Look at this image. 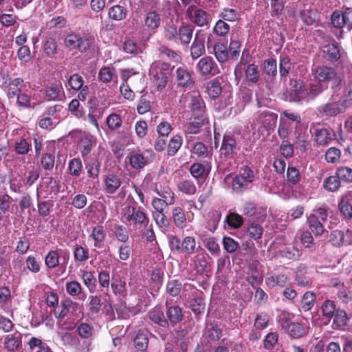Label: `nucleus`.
<instances>
[{"label": "nucleus", "instance_id": "obj_57", "mask_svg": "<svg viewBox=\"0 0 352 352\" xmlns=\"http://www.w3.org/2000/svg\"><path fill=\"white\" fill-rule=\"evenodd\" d=\"M245 80L256 83L259 79V71L254 64H249L245 70Z\"/></svg>", "mask_w": 352, "mask_h": 352}, {"label": "nucleus", "instance_id": "obj_2", "mask_svg": "<svg viewBox=\"0 0 352 352\" xmlns=\"http://www.w3.org/2000/svg\"><path fill=\"white\" fill-rule=\"evenodd\" d=\"M316 80L328 85L331 82V89L332 91L342 90L344 85V75L343 73L338 71L336 67L325 65L318 66L314 73Z\"/></svg>", "mask_w": 352, "mask_h": 352}, {"label": "nucleus", "instance_id": "obj_59", "mask_svg": "<svg viewBox=\"0 0 352 352\" xmlns=\"http://www.w3.org/2000/svg\"><path fill=\"white\" fill-rule=\"evenodd\" d=\"M91 340H80L77 338V341L74 344L72 350L73 352H91Z\"/></svg>", "mask_w": 352, "mask_h": 352}, {"label": "nucleus", "instance_id": "obj_7", "mask_svg": "<svg viewBox=\"0 0 352 352\" xmlns=\"http://www.w3.org/2000/svg\"><path fill=\"white\" fill-rule=\"evenodd\" d=\"M287 181L293 188L296 197L305 193V179L301 176L299 170L293 166H289L287 170Z\"/></svg>", "mask_w": 352, "mask_h": 352}, {"label": "nucleus", "instance_id": "obj_55", "mask_svg": "<svg viewBox=\"0 0 352 352\" xmlns=\"http://www.w3.org/2000/svg\"><path fill=\"white\" fill-rule=\"evenodd\" d=\"M340 182H352V168L347 166H340L335 173Z\"/></svg>", "mask_w": 352, "mask_h": 352}, {"label": "nucleus", "instance_id": "obj_56", "mask_svg": "<svg viewBox=\"0 0 352 352\" xmlns=\"http://www.w3.org/2000/svg\"><path fill=\"white\" fill-rule=\"evenodd\" d=\"M177 186L179 191L188 195H192L196 192L195 185L193 182L189 179L179 182Z\"/></svg>", "mask_w": 352, "mask_h": 352}, {"label": "nucleus", "instance_id": "obj_45", "mask_svg": "<svg viewBox=\"0 0 352 352\" xmlns=\"http://www.w3.org/2000/svg\"><path fill=\"white\" fill-rule=\"evenodd\" d=\"M98 78L100 81L108 83L116 78V69L113 67H103L100 69Z\"/></svg>", "mask_w": 352, "mask_h": 352}, {"label": "nucleus", "instance_id": "obj_4", "mask_svg": "<svg viewBox=\"0 0 352 352\" xmlns=\"http://www.w3.org/2000/svg\"><path fill=\"white\" fill-rule=\"evenodd\" d=\"M255 179L254 171L248 166H243L232 179V190L236 193H243L252 188Z\"/></svg>", "mask_w": 352, "mask_h": 352}, {"label": "nucleus", "instance_id": "obj_31", "mask_svg": "<svg viewBox=\"0 0 352 352\" xmlns=\"http://www.w3.org/2000/svg\"><path fill=\"white\" fill-rule=\"evenodd\" d=\"M192 265H193L194 270L197 273H202L206 270L208 262L204 251L201 250L200 252H197V254L191 258Z\"/></svg>", "mask_w": 352, "mask_h": 352}, {"label": "nucleus", "instance_id": "obj_38", "mask_svg": "<svg viewBox=\"0 0 352 352\" xmlns=\"http://www.w3.org/2000/svg\"><path fill=\"white\" fill-rule=\"evenodd\" d=\"M190 173L191 175L196 179H204L208 174L206 166L201 163H194L190 167Z\"/></svg>", "mask_w": 352, "mask_h": 352}, {"label": "nucleus", "instance_id": "obj_48", "mask_svg": "<svg viewBox=\"0 0 352 352\" xmlns=\"http://www.w3.org/2000/svg\"><path fill=\"white\" fill-rule=\"evenodd\" d=\"M280 255L288 259L296 260L301 255V251L294 245H289L284 247L280 251Z\"/></svg>", "mask_w": 352, "mask_h": 352}, {"label": "nucleus", "instance_id": "obj_42", "mask_svg": "<svg viewBox=\"0 0 352 352\" xmlns=\"http://www.w3.org/2000/svg\"><path fill=\"white\" fill-rule=\"evenodd\" d=\"M68 173L72 176L78 177H79L83 170L82 161L80 158L75 157L69 160L68 163Z\"/></svg>", "mask_w": 352, "mask_h": 352}, {"label": "nucleus", "instance_id": "obj_14", "mask_svg": "<svg viewBox=\"0 0 352 352\" xmlns=\"http://www.w3.org/2000/svg\"><path fill=\"white\" fill-rule=\"evenodd\" d=\"M166 316L168 324H170L172 326H175L183 320L184 316L182 307L177 305H170L168 300L166 302Z\"/></svg>", "mask_w": 352, "mask_h": 352}, {"label": "nucleus", "instance_id": "obj_20", "mask_svg": "<svg viewBox=\"0 0 352 352\" xmlns=\"http://www.w3.org/2000/svg\"><path fill=\"white\" fill-rule=\"evenodd\" d=\"M294 144L297 148L305 151L309 144V134L307 131L298 126H295Z\"/></svg>", "mask_w": 352, "mask_h": 352}, {"label": "nucleus", "instance_id": "obj_46", "mask_svg": "<svg viewBox=\"0 0 352 352\" xmlns=\"http://www.w3.org/2000/svg\"><path fill=\"white\" fill-rule=\"evenodd\" d=\"M183 140L179 135H174L167 145V153L170 156L175 155L181 148Z\"/></svg>", "mask_w": 352, "mask_h": 352}, {"label": "nucleus", "instance_id": "obj_23", "mask_svg": "<svg viewBox=\"0 0 352 352\" xmlns=\"http://www.w3.org/2000/svg\"><path fill=\"white\" fill-rule=\"evenodd\" d=\"M193 120L189 122L185 127V131L189 134H197L200 132L202 126L208 123L206 116H192Z\"/></svg>", "mask_w": 352, "mask_h": 352}, {"label": "nucleus", "instance_id": "obj_49", "mask_svg": "<svg viewBox=\"0 0 352 352\" xmlns=\"http://www.w3.org/2000/svg\"><path fill=\"white\" fill-rule=\"evenodd\" d=\"M129 163L133 168L140 169L148 164V159L142 154L133 153L129 157Z\"/></svg>", "mask_w": 352, "mask_h": 352}, {"label": "nucleus", "instance_id": "obj_17", "mask_svg": "<svg viewBox=\"0 0 352 352\" xmlns=\"http://www.w3.org/2000/svg\"><path fill=\"white\" fill-rule=\"evenodd\" d=\"M22 345V335L18 331L4 337L3 346L8 352H15Z\"/></svg>", "mask_w": 352, "mask_h": 352}, {"label": "nucleus", "instance_id": "obj_26", "mask_svg": "<svg viewBox=\"0 0 352 352\" xmlns=\"http://www.w3.org/2000/svg\"><path fill=\"white\" fill-rule=\"evenodd\" d=\"M111 287L115 295L124 296L126 293L125 278L121 277L120 275H113Z\"/></svg>", "mask_w": 352, "mask_h": 352}, {"label": "nucleus", "instance_id": "obj_41", "mask_svg": "<svg viewBox=\"0 0 352 352\" xmlns=\"http://www.w3.org/2000/svg\"><path fill=\"white\" fill-rule=\"evenodd\" d=\"M292 129V123L283 117H280V122L278 127V135L282 141L288 140Z\"/></svg>", "mask_w": 352, "mask_h": 352}, {"label": "nucleus", "instance_id": "obj_63", "mask_svg": "<svg viewBox=\"0 0 352 352\" xmlns=\"http://www.w3.org/2000/svg\"><path fill=\"white\" fill-rule=\"evenodd\" d=\"M182 288V284L178 280H169L166 284V292L171 296H177Z\"/></svg>", "mask_w": 352, "mask_h": 352}, {"label": "nucleus", "instance_id": "obj_44", "mask_svg": "<svg viewBox=\"0 0 352 352\" xmlns=\"http://www.w3.org/2000/svg\"><path fill=\"white\" fill-rule=\"evenodd\" d=\"M31 138H21L16 140L14 144L15 151L20 155L27 154L31 150Z\"/></svg>", "mask_w": 352, "mask_h": 352}, {"label": "nucleus", "instance_id": "obj_33", "mask_svg": "<svg viewBox=\"0 0 352 352\" xmlns=\"http://www.w3.org/2000/svg\"><path fill=\"white\" fill-rule=\"evenodd\" d=\"M328 88V85L320 81L310 83L307 90V102L314 100L316 96Z\"/></svg>", "mask_w": 352, "mask_h": 352}, {"label": "nucleus", "instance_id": "obj_47", "mask_svg": "<svg viewBox=\"0 0 352 352\" xmlns=\"http://www.w3.org/2000/svg\"><path fill=\"white\" fill-rule=\"evenodd\" d=\"M316 299V294L312 292H306L301 300V309L304 311L311 310L314 306Z\"/></svg>", "mask_w": 352, "mask_h": 352}, {"label": "nucleus", "instance_id": "obj_39", "mask_svg": "<svg viewBox=\"0 0 352 352\" xmlns=\"http://www.w3.org/2000/svg\"><path fill=\"white\" fill-rule=\"evenodd\" d=\"M193 27L188 24L182 25L177 30V37L180 39L181 43L188 44L192 39Z\"/></svg>", "mask_w": 352, "mask_h": 352}, {"label": "nucleus", "instance_id": "obj_43", "mask_svg": "<svg viewBox=\"0 0 352 352\" xmlns=\"http://www.w3.org/2000/svg\"><path fill=\"white\" fill-rule=\"evenodd\" d=\"M172 214L175 225L179 228H184L186 225V217L183 209L175 207L173 209Z\"/></svg>", "mask_w": 352, "mask_h": 352}, {"label": "nucleus", "instance_id": "obj_51", "mask_svg": "<svg viewBox=\"0 0 352 352\" xmlns=\"http://www.w3.org/2000/svg\"><path fill=\"white\" fill-rule=\"evenodd\" d=\"M293 338H298L305 334V328L298 322H292L285 330Z\"/></svg>", "mask_w": 352, "mask_h": 352}, {"label": "nucleus", "instance_id": "obj_54", "mask_svg": "<svg viewBox=\"0 0 352 352\" xmlns=\"http://www.w3.org/2000/svg\"><path fill=\"white\" fill-rule=\"evenodd\" d=\"M74 258L76 262L85 263L89 258L88 250L81 245H76L74 250Z\"/></svg>", "mask_w": 352, "mask_h": 352}, {"label": "nucleus", "instance_id": "obj_18", "mask_svg": "<svg viewBox=\"0 0 352 352\" xmlns=\"http://www.w3.org/2000/svg\"><path fill=\"white\" fill-rule=\"evenodd\" d=\"M104 192L107 194H113L119 189L122 184L121 177L113 173H108L104 178Z\"/></svg>", "mask_w": 352, "mask_h": 352}, {"label": "nucleus", "instance_id": "obj_11", "mask_svg": "<svg viewBox=\"0 0 352 352\" xmlns=\"http://www.w3.org/2000/svg\"><path fill=\"white\" fill-rule=\"evenodd\" d=\"M197 69L202 76H213L220 72L218 65L210 56L201 58L197 64Z\"/></svg>", "mask_w": 352, "mask_h": 352}, {"label": "nucleus", "instance_id": "obj_24", "mask_svg": "<svg viewBox=\"0 0 352 352\" xmlns=\"http://www.w3.org/2000/svg\"><path fill=\"white\" fill-rule=\"evenodd\" d=\"M63 94L61 84H52L45 89V97L48 101L60 100Z\"/></svg>", "mask_w": 352, "mask_h": 352}, {"label": "nucleus", "instance_id": "obj_10", "mask_svg": "<svg viewBox=\"0 0 352 352\" xmlns=\"http://www.w3.org/2000/svg\"><path fill=\"white\" fill-rule=\"evenodd\" d=\"M189 100L188 107L190 109L192 116H206L205 102L198 91H192L186 95Z\"/></svg>", "mask_w": 352, "mask_h": 352}, {"label": "nucleus", "instance_id": "obj_27", "mask_svg": "<svg viewBox=\"0 0 352 352\" xmlns=\"http://www.w3.org/2000/svg\"><path fill=\"white\" fill-rule=\"evenodd\" d=\"M84 161L87 176L93 179L98 178L100 172V162L96 157H91L87 161L84 159Z\"/></svg>", "mask_w": 352, "mask_h": 352}, {"label": "nucleus", "instance_id": "obj_60", "mask_svg": "<svg viewBox=\"0 0 352 352\" xmlns=\"http://www.w3.org/2000/svg\"><path fill=\"white\" fill-rule=\"evenodd\" d=\"M79 336L85 340H91V336L94 333V327L87 323L82 322L80 324L77 328Z\"/></svg>", "mask_w": 352, "mask_h": 352}, {"label": "nucleus", "instance_id": "obj_5", "mask_svg": "<svg viewBox=\"0 0 352 352\" xmlns=\"http://www.w3.org/2000/svg\"><path fill=\"white\" fill-rule=\"evenodd\" d=\"M328 215V208L320 206L313 210L312 213L307 217V225L314 235L321 236L327 232L323 223L327 221Z\"/></svg>", "mask_w": 352, "mask_h": 352}, {"label": "nucleus", "instance_id": "obj_28", "mask_svg": "<svg viewBox=\"0 0 352 352\" xmlns=\"http://www.w3.org/2000/svg\"><path fill=\"white\" fill-rule=\"evenodd\" d=\"M288 281V276L284 274H272L265 279L266 285L273 288L276 286L283 287Z\"/></svg>", "mask_w": 352, "mask_h": 352}, {"label": "nucleus", "instance_id": "obj_35", "mask_svg": "<svg viewBox=\"0 0 352 352\" xmlns=\"http://www.w3.org/2000/svg\"><path fill=\"white\" fill-rule=\"evenodd\" d=\"M324 58L330 61H336L340 58V50L335 43L327 44L324 47Z\"/></svg>", "mask_w": 352, "mask_h": 352}, {"label": "nucleus", "instance_id": "obj_37", "mask_svg": "<svg viewBox=\"0 0 352 352\" xmlns=\"http://www.w3.org/2000/svg\"><path fill=\"white\" fill-rule=\"evenodd\" d=\"M214 53L217 60L219 63H225L228 57L229 52L226 45L222 43H217L213 47Z\"/></svg>", "mask_w": 352, "mask_h": 352}, {"label": "nucleus", "instance_id": "obj_29", "mask_svg": "<svg viewBox=\"0 0 352 352\" xmlns=\"http://www.w3.org/2000/svg\"><path fill=\"white\" fill-rule=\"evenodd\" d=\"M153 190L162 197L165 204L172 205L175 203V194L169 187H162L161 186L158 187L157 185H155Z\"/></svg>", "mask_w": 352, "mask_h": 352}, {"label": "nucleus", "instance_id": "obj_34", "mask_svg": "<svg viewBox=\"0 0 352 352\" xmlns=\"http://www.w3.org/2000/svg\"><path fill=\"white\" fill-rule=\"evenodd\" d=\"M263 233L262 226L254 221H250L247 228V234L252 240L259 239Z\"/></svg>", "mask_w": 352, "mask_h": 352}, {"label": "nucleus", "instance_id": "obj_25", "mask_svg": "<svg viewBox=\"0 0 352 352\" xmlns=\"http://www.w3.org/2000/svg\"><path fill=\"white\" fill-rule=\"evenodd\" d=\"M148 317L155 324H157L163 328L168 327V321L166 320V318L164 316V312L160 307H156L149 311L148 313Z\"/></svg>", "mask_w": 352, "mask_h": 352}, {"label": "nucleus", "instance_id": "obj_53", "mask_svg": "<svg viewBox=\"0 0 352 352\" xmlns=\"http://www.w3.org/2000/svg\"><path fill=\"white\" fill-rule=\"evenodd\" d=\"M187 14L192 22H206V13L202 10L190 7L187 10Z\"/></svg>", "mask_w": 352, "mask_h": 352}, {"label": "nucleus", "instance_id": "obj_30", "mask_svg": "<svg viewBox=\"0 0 352 352\" xmlns=\"http://www.w3.org/2000/svg\"><path fill=\"white\" fill-rule=\"evenodd\" d=\"M332 328L334 329H340L346 326L349 318L346 312L341 309H338L333 316Z\"/></svg>", "mask_w": 352, "mask_h": 352}, {"label": "nucleus", "instance_id": "obj_61", "mask_svg": "<svg viewBox=\"0 0 352 352\" xmlns=\"http://www.w3.org/2000/svg\"><path fill=\"white\" fill-rule=\"evenodd\" d=\"M225 222H226L230 227L234 229H238L242 226L243 219L240 214L232 212L226 216Z\"/></svg>", "mask_w": 352, "mask_h": 352}, {"label": "nucleus", "instance_id": "obj_1", "mask_svg": "<svg viewBox=\"0 0 352 352\" xmlns=\"http://www.w3.org/2000/svg\"><path fill=\"white\" fill-rule=\"evenodd\" d=\"M352 104V81L344 84L342 90L332 91L329 101L317 107L321 116H336L344 113Z\"/></svg>", "mask_w": 352, "mask_h": 352}, {"label": "nucleus", "instance_id": "obj_3", "mask_svg": "<svg viewBox=\"0 0 352 352\" xmlns=\"http://www.w3.org/2000/svg\"><path fill=\"white\" fill-rule=\"evenodd\" d=\"M121 221L135 228L146 227L149 219L142 207L126 206L122 210Z\"/></svg>", "mask_w": 352, "mask_h": 352}, {"label": "nucleus", "instance_id": "obj_32", "mask_svg": "<svg viewBox=\"0 0 352 352\" xmlns=\"http://www.w3.org/2000/svg\"><path fill=\"white\" fill-rule=\"evenodd\" d=\"M28 344L31 352H54L47 343L38 338L32 337Z\"/></svg>", "mask_w": 352, "mask_h": 352}, {"label": "nucleus", "instance_id": "obj_64", "mask_svg": "<svg viewBox=\"0 0 352 352\" xmlns=\"http://www.w3.org/2000/svg\"><path fill=\"white\" fill-rule=\"evenodd\" d=\"M222 89L220 83L215 80H211L207 84V92L212 98H216L220 96Z\"/></svg>", "mask_w": 352, "mask_h": 352}, {"label": "nucleus", "instance_id": "obj_19", "mask_svg": "<svg viewBox=\"0 0 352 352\" xmlns=\"http://www.w3.org/2000/svg\"><path fill=\"white\" fill-rule=\"evenodd\" d=\"M338 208L345 218H352V191H347L341 197Z\"/></svg>", "mask_w": 352, "mask_h": 352}, {"label": "nucleus", "instance_id": "obj_13", "mask_svg": "<svg viewBox=\"0 0 352 352\" xmlns=\"http://www.w3.org/2000/svg\"><path fill=\"white\" fill-rule=\"evenodd\" d=\"M91 42L88 38H82L77 34H69L65 38V45L69 50H78L84 52L90 46Z\"/></svg>", "mask_w": 352, "mask_h": 352}, {"label": "nucleus", "instance_id": "obj_62", "mask_svg": "<svg viewBox=\"0 0 352 352\" xmlns=\"http://www.w3.org/2000/svg\"><path fill=\"white\" fill-rule=\"evenodd\" d=\"M109 15L113 20L121 21L126 17V11L124 7L120 5L114 6L110 8Z\"/></svg>", "mask_w": 352, "mask_h": 352}, {"label": "nucleus", "instance_id": "obj_12", "mask_svg": "<svg viewBox=\"0 0 352 352\" xmlns=\"http://www.w3.org/2000/svg\"><path fill=\"white\" fill-rule=\"evenodd\" d=\"M175 80L179 87L188 88L194 84L192 74L185 66H179L173 73Z\"/></svg>", "mask_w": 352, "mask_h": 352}, {"label": "nucleus", "instance_id": "obj_15", "mask_svg": "<svg viewBox=\"0 0 352 352\" xmlns=\"http://www.w3.org/2000/svg\"><path fill=\"white\" fill-rule=\"evenodd\" d=\"M277 118L276 113L266 110L258 114L257 120L266 131H270L275 126Z\"/></svg>", "mask_w": 352, "mask_h": 352}, {"label": "nucleus", "instance_id": "obj_21", "mask_svg": "<svg viewBox=\"0 0 352 352\" xmlns=\"http://www.w3.org/2000/svg\"><path fill=\"white\" fill-rule=\"evenodd\" d=\"M89 238L94 241V247L100 249L104 247L106 232L102 226H96L92 228V231Z\"/></svg>", "mask_w": 352, "mask_h": 352}, {"label": "nucleus", "instance_id": "obj_8", "mask_svg": "<svg viewBox=\"0 0 352 352\" xmlns=\"http://www.w3.org/2000/svg\"><path fill=\"white\" fill-rule=\"evenodd\" d=\"M239 150L240 146L237 145L234 135L231 133L225 134L220 148L221 155L226 160H233Z\"/></svg>", "mask_w": 352, "mask_h": 352}, {"label": "nucleus", "instance_id": "obj_22", "mask_svg": "<svg viewBox=\"0 0 352 352\" xmlns=\"http://www.w3.org/2000/svg\"><path fill=\"white\" fill-rule=\"evenodd\" d=\"M190 153L198 158L211 159L212 156V148H208L202 142H197L192 143L190 146Z\"/></svg>", "mask_w": 352, "mask_h": 352}, {"label": "nucleus", "instance_id": "obj_9", "mask_svg": "<svg viewBox=\"0 0 352 352\" xmlns=\"http://www.w3.org/2000/svg\"><path fill=\"white\" fill-rule=\"evenodd\" d=\"M290 86V89L286 94L288 100L291 102L307 101V90L301 81L292 80Z\"/></svg>", "mask_w": 352, "mask_h": 352}, {"label": "nucleus", "instance_id": "obj_36", "mask_svg": "<svg viewBox=\"0 0 352 352\" xmlns=\"http://www.w3.org/2000/svg\"><path fill=\"white\" fill-rule=\"evenodd\" d=\"M320 308L322 316L328 320L331 319L338 310L336 302L329 299L324 300Z\"/></svg>", "mask_w": 352, "mask_h": 352}, {"label": "nucleus", "instance_id": "obj_50", "mask_svg": "<svg viewBox=\"0 0 352 352\" xmlns=\"http://www.w3.org/2000/svg\"><path fill=\"white\" fill-rule=\"evenodd\" d=\"M196 241L192 236H185L182 241L181 253L191 254L195 252L196 249Z\"/></svg>", "mask_w": 352, "mask_h": 352}, {"label": "nucleus", "instance_id": "obj_40", "mask_svg": "<svg viewBox=\"0 0 352 352\" xmlns=\"http://www.w3.org/2000/svg\"><path fill=\"white\" fill-rule=\"evenodd\" d=\"M322 185L326 190L329 192H336L339 190L341 182L335 173L334 175L324 178Z\"/></svg>", "mask_w": 352, "mask_h": 352}, {"label": "nucleus", "instance_id": "obj_6", "mask_svg": "<svg viewBox=\"0 0 352 352\" xmlns=\"http://www.w3.org/2000/svg\"><path fill=\"white\" fill-rule=\"evenodd\" d=\"M170 70V65L166 63L155 61L152 63L149 74L158 89H163L166 86Z\"/></svg>", "mask_w": 352, "mask_h": 352}, {"label": "nucleus", "instance_id": "obj_52", "mask_svg": "<svg viewBox=\"0 0 352 352\" xmlns=\"http://www.w3.org/2000/svg\"><path fill=\"white\" fill-rule=\"evenodd\" d=\"M45 263L49 269H53L59 265L58 249L56 250H50L46 254L45 257Z\"/></svg>", "mask_w": 352, "mask_h": 352}, {"label": "nucleus", "instance_id": "obj_58", "mask_svg": "<svg viewBox=\"0 0 352 352\" xmlns=\"http://www.w3.org/2000/svg\"><path fill=\"white\" fill-rule=\"evenodd\" d=\"M190 52L193 59L200 57L205 53L204 42L196 38L191 45Z\"/></svg>", "mask_w": 352, "mask_h": 352}, {"label": "nucleus", "instance_id": "obj_16", "mask_svg": "<svg viewBox=\"0 0 352 352\" xmlns=\"http://www.w3.org/2000/svg\"><path fill=\"white\" fill-rule=\"evenodd\" d=\"M4 84L7 88V96L10 100L14 99L25 87L24 80L21 78H9L8 82H5Z\"/></svg>", "mask_w": 352, "mask_h": 352}]
</instances>
